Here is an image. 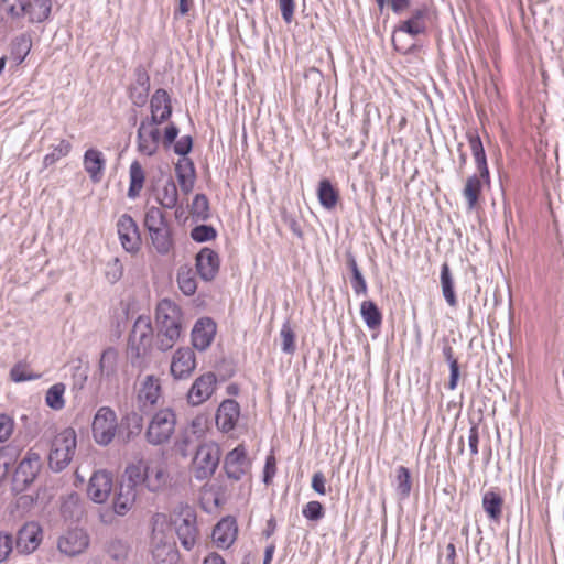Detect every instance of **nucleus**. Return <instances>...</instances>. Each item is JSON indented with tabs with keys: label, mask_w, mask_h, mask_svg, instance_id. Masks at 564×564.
Returning a JSON list of instances; mask_svg holds the SVG:
<instances>
[{
	"label": "nucleus",
	"mask_w": 564,
	"mask_h": 564,
	"mask_svg": "<svg viewBox=\"0 0 564 564\" xmlns=\"http://www.w3.org/2000/svg\"><path fill=\"white\" fill-rule=\"evenodd\" d=\"M153 328L150 316L140 315L129 335L127 356L133 367H143L150 356Z\"/></svg>",
	"instance_id": "nucleus-1"
},
{
	"label": "nucleus",
	"mask_w": 564,
	"mask_h": 564,
	"mask_svg": "<svg viewBox=\"0 0 564 564\" xmlns=\"http://www.w3.org/2000/svg\"><path fill=\"white\" fill-rule=\"evenodd\" d=\"M429 17L430 9L426 6H422L413 10L408 20L402 21L395 26L392 34V44L398 52L406 54L412 50L414 44L404 45L401 43V37L403 34L415 37L426 33Z\"/></svg>",
	"instance_id": "nucleus-2"
},
{
	"label": "nucleus",
	"mask_w": 564,
	"mask_h": 564,
	"mask_svg": "<svg viewBox=\"0 0 564 564\" xmlns=\"http://www.w3.org/2000/svg\"><path fill=\"white\" fill-rule=\"evenodd\" d=\"M76 443V433L70 427L55 435L48 455V466L53 471H62L69 465L75 454Z\"/></svg>",
	"instance_id": "nucleus-3"
},
{
	"label": "nucleus",
	"mask_w": 564,
	"mask_h": 564,
	"mask_svg": "<svg viewBox=\"0 0 564 564\" xmlns=\"http://www.w3.org/2000/svg\"><path fill=\"white\" fill-rule=\"evenodd\" d=\"M220 448L214 442L200 444L192 460V474L196 480L209 479L216 471L220 460Z\"/></svg>",
	"instance_id": "nucleus-4"
},
{
	"label": "nucleus",
	"mask_w": 564,
	"mask_h": 564,
	"mask_svg": "<svg viewBox=\"0 0 564 564\" xmlns=\"http://www.w3.org/2000/svg\"><path fill=\"white\" fill-rule=\"evenodd\" d=\"M176 416L171 409L158 411L151 419L145 436L150 444L161 445L174 433Z\"/></svg>",
	"instance_id": "nucleus-5"
},
{
	"label": "nucleus",
	"mask_w": 564,
	"mask_h": 564,
	"mask_svg": "<svg viewBox=\"0 0 564 564\" xmlns=\"http://www.w3.org/2000/svg\"><path fill=\"white\" fill-rule=\"evenodd\" d=\"M118 422L115 411L108 406H101L93 421V436L97 444L107 446L117 433Z\"/></svg>",
	"instance_id": "nucleus-6"
},
{
	"label": "nucleus",
	"mask_w": 564,
	"mask_h": 564,
	"mask_svg": "<svg viewBox=\"0 0 564 564\" xmlns=\"http://www.w3.org/2000/svg\"><path fill=\"white\" fill-rule=\"evenodd\" d=\"M224 470L227 478L234 481L242 480L250 474L251 459L243 445H238L227 453L224 459Z\"/></svg>",
	"instance_id": "nucleus-7"
},
{
	"label": "nucleus",
	"mask_w": 564,
	"mask_h": 564,
	"mask_svg": "<svg viewBox=\"0 0 564 564\" xmlns=\"http://www.w3.org/2000/svg\"><path fill=\"white\" fill-rule=\"evenodd\" d=\"M42 467L41 456L39 453L29 451L19 463L14 475L13 482L18 490H24L37 477Z\"/></svg>",
	"instance_id": "nucleus-8"
},
{
	"label": "nucleus",
	"mask_w": 564,
	"mask_h": 564,
	"mask_svg": "<svg viewBox=\"0 0 564 564\" xmlns=\"http://www.w3.org/2000/svg\"><path fill=\"white\" fill-rule=\"evenodd\" d=\"M159 123L142 120L137 131V149L145 156H153L160 147L161 131Z\"/></svg>",
	"instance_id": "nucleus-9"
},
{
	"label": "nucleus",
	"mask_w": 564,
	"mask_h": 564,
	"mask_svg": "<svg viewBox=\"0 0 564 564\" xmlns=\"http://www.w3.org/2000/svg\"><path fill=\"white\" fill-rule=\"evenodd\" d=\"M117 231L121 246L126 251L134 253L140 249L141 237L139 228L130 215L123 214L120 216L117 223Z\"/></svg>",
	"instance_id": "nucleus-10"
},
{
	"label": "nucleus",
	"mask_w": 564,
	"mask_h": 564,
	"mask_svg": "<svg viewBox=\"0 0 564 564\" xmlns=\"http://www.w3.org/2000/svg\"><path fill=\"white\" fill-rule=\"evenodd\" d=\"M89 545L88 534L79 528L67 530L57 542L59 552L67 556H76L83 553Z\"/></svg>",
	"instance_id": "nucleus-11"
},
{
	"label": "nucleus",
	"mask_w": 564,
	"mask_h": 564,
	"mask_svg": "<svg viewBox=\"0 0 564 564\" xmlns=\"http://www.w3.org/2000/svg\"><path fill=\"white\" fill-rule=\"evenodd\" d=\"M112 475L107 470L95 471L87 487L88 497L96 503H104L107 501L112 490Z\"/></svg>",
	"instance_id": "nucleus-12"
},
{
	"label": "nucleus",
	"mask_w": 564,
	"mask_h": 564,
	"mask_svg": "<svg viewBox=\"0 0 564 564\" xmlns=\"http://www.w3.org/2000/svg\"><path fill=\"white\" fill-rule=\"evenodd\" d=\"M42 541V529L39 523L26 522L17 534L15 547L19 553H33Z\"/></svg>",
	"instance_id": "nucleus-13"
},
{
	"label": "nucleus",
	"mask_w": 564,
	"mask_h": 564,
	"mask_svg": "<svg viewBox=\"0 0 564 564\" xmlns=\"http://www.w3.org/2000/svg\"><path fill=\"white\" fill-rule=\"evenodd\" d=\"M196 368L195 352L188 348H178L172 356L171 375L174 379L188 378Z\"/></svg>",
	"instance_id": "nucleus-14"
},
{
	"label": "nucleus",
	"mask_w": 564,
	"mask_h": 564,
	"mask_svg": "<svg viewBox=\"0 0 564 564\" xmlns=\"http://www.w3.org/2000/svg\"><path fill=\"white\" fill-rule=\"evenodd\" d=\"M217 378L213 372L199 376L192 384L187 399L193 405H199L208 400L215 391Z\"/></svg>",
	"instance_id": "nucleus-15"
},
{
	"label": "nucleus",
	"mask_w": 564,
	"mask_h": 564,
	"mask_svg": "<svg viewBox=\"0 0 564 564\" xmlns=\"http://www.w3.org/2000/svg\"><path fill=\"white\" fill-rule=\"evenodd\" d=\"M151 116L144 118L150 122L162 124L172 115L171 98L165 89L159 88L154 91L150 100Z\"/></svg>",
	"instance_id": "nucleus-16"
},
{
	"label": "nucleus",
	"mask_w": 564,
	"mask_h": 564,
	"mask_svg": "<svg viewBox=\"0 0 564 564\" xmlns=\"http://www.w3.org/2000/svg\"><path fill=\"white\" fill-rule=\"evenodd\" d=\"M197 273L204 281H212L219 271L220 259L218 253L210 248H203L195 258Z\"/></svg>",
	"instance_id": "nucleus-17"
},
{
	"label": "nucleus",
	"mask_w": 564,
	"mask_h": 564,
	"mask_svg": "<svg viewBox=\"0 0 564 564\" xmlns=\"http://www.w3.org/2000/svg\"><path fill=\"white\" fill-rule=\"evenodd\" d=\"M155 319L158 327H182L183 314L178 305L164 299L156 305Z\"/></svg>",
	"instance_id": "nucleus-18"
},
{
	"label": "nucleus",
	"mask_w": 564,
	"mask_h": 564,
	"mask_svg": "<svg viewBox=\"0 0 564 564\" xmlns=\"http://www.w3.org/2000/svg\"><path fill=\"white\" fill-rule=\"evenodd\" d=\"M216 329V323L209 317H202L196 321L192 329L193 346L197 350H206L214 340Z\"/></svg>",
	"instance_id": "nucleus-19"
},
{
	"label": "nucleus",
	"mask_w": 564,
	"mask_h": 564,
	"mask_svg": "<svg viewBox=\"0 0 564 564\" xmlns=\"http://www.w3.org/2000/svg\"><path fill=\"white\" fill-rule=\"evenodd\" d=\"M240 416V406L237 401L227 399L223 401L216 413V425L221 432H229L236 426Z\"/></svg>",
	"instance_id": "nucleus-20"
},
{
	"label": "nucleus",
	"mask_w": 564,
	"mask_h": 564,
	"mask_svg": "<svg viewBox=\"0 0 564 564\" xmlns=\"http://www.w3.org/2000/svg\"><path fill=\"white\" fill-rule=\"evenodd\" d=\"M237 535V527L234 519H221L213 530V541L220 549H228Z\"/></svg>",
	"instance_id": "nucleus-21"
},
{
	"label": "nucleus",
	"mask_w": 564,
	"mask_h": 564,
	"mask_svg": "<svg viewBox=\"0 0 564 564\" xmlns=\"http://www.w3.org/2000/svg\"><path fill=\"white\" fill-rule=\"evenodd\" d=\"M84 169L94 183H99L102 178L106 160L104 154L96 149H88L84 154Z\"/></svg>",
	"instance_id": "nucleus-22"
},
{
	"label": "nucleus",
	"mask_w": 564,
	"mask_h": 564,
	"mask_svg": "<svg viewBox=\"0 0 564 564\" xmlns=\"http://www.w3.org/2000/svg\"><path fill=\"white\" fill-rule=\"evenodd\" d=\"M161 394L160 380L154 376H147L141 382L138 400L142 409L154 405Z\"/></svg>",
	"instance_id": "nucleus-23"
},
{
	"label": "nucleus",
	"mask_w": 564,
	"mask_h": 564,
	"mask_svg": "<svg viewBox=\"0 0 564 564\" xmlns=\"http://www.w3.org/2000/svg\"><path fill=\"white\" fill-rule=\"evenodd\" d=\"M137 496V489H131V487L127 485H120L112 502L113 513L117 516H126L134 506Z\"/></svg>",
	"instance_id": "nucleus-24"
},
{
	"label": "nucleus",
	"mask_w": 564,
	"mask_h": 564,
	"mask_svg": "<svg viewBox=\"0 0 564 564\" xmlns=\"http://www.w3.org/2000/svg\"><path fill=\"white\" fill-rule=\"evenodd\" d=\"M147 465L149 469L145 473L144 486L150 491H158L164 487L166 482V475L164 467L160 459L149 458Z\"/></svg>",
	"instance_id": "nucleus-25"
},
{
	"label": "nucleus",
	"mask_w": 564,
	"mask_h": 564,
	"mask_svg": "<svg viewBox=\"0 0 564 564\" xmlns=\"http://www.w3.org/2000/svg\"><path fill=\"white\" fill-rule=\"evenodd\" d=\"M119 352L113 347L105 349L99 360V372L101 378L108 381L115 379L118 373Z\"/></svg>",
	"instance_id": "nucleus-26"
},
{
	"label": "nucleus",
	"mask_w": 564,
	"mask_h": 564,
	"mask_svg": "<svg viewBox=\"0 0 564 564\" xmlns=\"http://www.w3.org/2000/svg\"><path fill=\"white\" fill-rule=\"evenodd\" d=\"M147 463L148 459H140L137 463L127 466L121 485L130 486L131 489H137L139 486L144 485L145 473L149 469Z\"/></svg>",
	"instance_id": "nucleus-27"
},
{
	"label": "nucleus",
	"mask_w": 564,
	"mask_h": 564,
	"mask_svg": "<svg viewBox=\"0 0 564 564\" xmlns=\"http://www.w3.org/2000/svg\"><path fill=\"white\" fill-rule=\"evenodd\" d=\"M156 202L166 209H173L178 202V191L175 182L167 178L155 193Z\"/></svg>",
	"instance_id": "nucleus-28"
},
{
	"label": "nucleus",
	"mask_w": 564,
	"mask_h": 564,
	"mask_svg": "<svg viewBox=\"0 0 564 564\" xmlns=\"http://www.w3.org/2000/svg\"><path fill=\"white\" fill-rule=\"evenodd\" d=\"M151 245L161 256H167L174 250L172 228H163L149 235Z\"/></svg>",
	"instance_id": "nucleus-29"
},
{
	"label": "nucleus",
	"mask_w": 564,
	"mask_h": 564,
	"mask_svg": "<svg viewBox=\"0 0 564 564\" xmlns=\"http://www.w3.org/2000/svg\"><path fill=\"white\" fill-rule=\"evenodd\" d=\"M176 177L180 187L184 194H188L194 188L195 169L191 161H180L175 166Z\"/></svg>",
	"instance_id": "nucleus-30"
},
{
	"label": "nucleus",
	"mask_w": 564,
	"mask_h": 564,
	"mask_svg": "<svg viewBox=\"0 0 564 564\" xmlns=\"http://www.w3.org/2000/svg\"><path fill=\"white\" fill-rule=\"evenodd\" d=\"M25 9V17L29 18V21L40 23L50 17L52 0H29V6Z\"/></svg>",
	"instance_id": "nucleus-31"
},
{
	"label": "nucleus",
	"mask_w": 564,
	"mask_h": 564,
	"mask_svg": "<svg viewBox=\"0 0 564 564\" xmlns=\"http://www.w3.org/2000/svg\"><path fill=\"white\" fill-rule=\"evenodd\" d=\"M171 521L174 527H196V513L193 507L180 502L173 509Z\"/></svg>",
	"instance_id": "nucleus-32"
},
{
	"label": "nucleus",
	"mask_w": 564,
	"mask_h": 564,
	"mask_svg": "<svg viewBox=\"0 0 564 564\" xmlns=\"http://www.w3.org/2000/svg\"><path fill=\"white\" fill-rule=\"evenodd\" d=\"M482 183L486 182L481 178L480 174H474L466 180L463 196L467 202L468 209H474L476 207L482 191Z\"/></svg>",
	"instance_id": "nucleus-33"
},
{
	"label": "nucleus",
	"mask_w": 564,
	"mask_h": 564,
	"mask_svg": "<svg viewBox=\"0 0 564 564\" xmlns=\"http://www.w3.org/2000/svg\"><path fill=\"white\" fill-rule=\"evenodd\" d=\"M144 226L150 234L159 231L163 228H170L171 225L167 221L164 213L156 206H151L145 212Z\"/></svg>",
	"instance_id": "nucleus-34"
},
{
	"label": "nucleus",
	"mask_w": 564,
	"mask_h": 564,
	"mask_svg": "<svg viewBox=\"0 0 564 564\" xmlns=\"http://www.w3.org/2000/svg\"><path fill=\"white\" fill-rule=\"evenodd\" d=\"M144 226L150 234L159 231L163 228H170L171 225L167 221L164 213L156 206H151L145 212Z\"/></svg>",
	"instance_id": "nucleus-35"
},
{
	"label": "nucleus",
	"mask_w": 564,
	"mask_h": 564,
	"mask_svg": "<svg viewBox=\"0 0 564 564\" xmlns=\"http://www.w3.org/2000/svg\"><path fill=\"white\" fill-rule=\"evenodd\" d=\"M182 334V327H158L156 347L161 351H167L174 347Z\"/></svg>",
	"instance_id": "nucleus-36"
},
{
	"label": "nucleus",
	"mask_w": 564,
	"mask_h": 564,
	"mask_svg": "<svg viewBox=\"0 0 564 564\" xmlns=\"http://www.w3.org/2000/svg\"><path fill=\"white\" fill-rule=\"evenodd\" d=\"M441 286L446 303L455 307L457 305V297L454 291V279L451 274L449 265L446 262H444L441 268Z\"/></svg>",
	"instance_id": "nucleus-37"
},
{
	"label": "nucleus",
	"mask_w": 564,
	"mask_h": 564,
	"mask_svg": "<svg viewBox=\"0 0 564 564\" xmlns=\"http://www.w3.org/2000/svg\"><path fill=\"white\" fill-rule=\"evenodd\" d=\"M130 186L128 189V196L132 199L140 195L143 188L145 174L142 165L138 161H133L129 169Z\"/></svg>",
	"instance_id": "nucleus-38"
},
{
	"label": "nucleus",
	"mask_w": 564,
	"mask_h": 564,
	"mask_svg": "<svg viewBox=\"0 0 564 564\" xmlns=\"http://www.w3.org/2000/svg\"><path fill=\"white\" fill-rule=\"evenodd\" d=\"M503 500L501 496L492 490L482 496V508L491 520L498 521L502 514Z\"/></svg>",
	"instance_id": "nucleus-39"
},
{
	"label": "nucleus",
	"mask_w": 564,
	"mask_h": 564,
	"mask_svg": "<svg viewBox=\"0 0 564 564\" xmlns=\"http://www.w3.org/2000/svg\"><path fill=\"white\" fill-rule=\"evenodd\" d=\"M61 513L65 520H78L83 513L79 496L75 492L63 498Z\"/></svg>",
	"instance_id": "nucleus-40"
},
{
	"label": "nucleus",
	"mask_w": 564,
	"mask_h": 564,
	"mask_svg": "<svg viewBox=\"0 0 564 564\" xmlns=\"http://www.w3.org/2000/svg\"><path fill=\"white\" fill-rule=\"evenodd\" d=\"M177 284L183 294L189 296L197 290V282L193 269L188 265L180 267L177 271Z\"/></svg>",
	"instance_id": "nucleus-41"
},
{
	"label": "nucleus",
	"mask_w": 564,
	"mask_h": 564,
	"mask_svg": "<svg viewBox=\"0 0 564 564\" xmlns=\"http://www.w3.org/2000/svg\"><path fill=\"white\" fill-rule=\"evenodd\" d=\"M361 317L370 329L378 328L382 323V314L372 301H364L360 306Z\"/></svg>",
	"instance_id": "nucleus-42"
},
{
	"label": "nucleus",
	"mask_w": 564,
	"mask_h": 564,
	"mask_svg": "<svg viewBox=\"0 0 564 564\" xmlns=\"http://www.w3.org/2000/svg\"><path fill=\"white\" fill-rule=\"evenodd\" d=\"M317 196L321 205L326 209H333L338 202V192L326 178L319 182Z\"/></svg>",
	"instance_id": "nucleus-43"
},
{
	"label": "nucleus",
	"mask_w": 564,
	"mask_h": 564,
	"mask_svg": "<svg viewBox=\"0 0 564 564\" xmlns=\"http://www.w3.org/2000/svg\"><path fill=\"white\" fill-rule=\"evenodd\" d=\"M72 150V144L67 140H61L58 144L52 147V151L47 153L43 159V167L46 169L53 164H55L57 161H59L62 158H65L69 154Z\"/></svg>",
	"instance_id": "nucleus-44"
},
{
	"label": "nucleus",
	"mask_w": 564,
	"mask_h": 564,
	"mask_svg": "<svg viewBox=\"0 0 564 564\" xmlns=\"http://www.w3.org/2000/svg\"><path fill=\"white\" fill-rule=\"evenodd\" d=\"M64 393L65 386L63 383L53 384L46 392V404L53 410H62L65 405Z\"/></svg>",
	"instance_id": "nucleus-45"
},
{
	"label": "nucleus",
	"mask_w": 564,
	"mask_h": 564,
	"mask_svg": "<svg viewBox=\"0 0 564 564\" xmlns=\"http://www.w3.org/2000/svg\"><path fill=\"white\" fill-rule=\"evenodd\" d=\"M1 7L3 11L12 19H21L25 17L29 0H2Z\"/></svg>",
	"instance_id": "nucleus-46"
},
{
	"label": "nucleus",
	"mask_w": 564,
	"mask_h": 564,
	"mask_svg": "<svg viewBox=\"0 0 564 564\" xmlns=\"http://www.w3.org/2000/svg\"><path fill=\"white\" fill-rule=\"evenodd\" d=\"M281 349L288 355H293L296 350L295 333L289 322H285L280 330Z\"/></svg>",
	"instance_id": "nucleus-47"
},
{
	"label": "nucleus",
	"mask_w": 564,
	"mask_h": 564,
	"mask_svg": "<svg viewBox=\"0 0 564 564\" xmlns=\"http://www.w3.org/2000/svg\"><path fill=\"white\" fill-rule=\"evenodd\" d=\"M397 491L402 498H406L411 492V475L410 470L404 466L397 468L395 475Z\"/></svg>",
	"instance_id": "nucleus-48"
},
{
	"label": "nucleus",
	"mask_w": 564,
	"mask_h": 564,
	"mask_svg": "<svg viewBox=\"0 0 564 564\" xmlns=\"http://www.w3.org/2000/svg\"><path fill=\"white\" fill-rule=\"evenodd\" d=\"M156 564H176L178 554L171 545L158 546L153 551Z\"/></svg>",
	"instance_id": "nucleus-49"
},
{
	"label": "nucleus",
	"mask_w": 564,
	"mask_h": 564,
	"mask_svg": "<svg viewBox=\"0 0 564 564\" xmlns=\"http://www.w3.org/2000/svg\"><path fill=\"white\" fill-rule=\"evenodd\" d=\"M181 544L186 550H192L196 543L197 529L196 527H174Z\"/></svg>",
	"instance_id": "nucleus-50"
},
{
	"label": "nucleus",
	"mask_w": 564,
	"mask_h": 564,
	"mask_svg": "<svg viewBox=\"0 0 564 564\" xmlns=\"http://www.w3.org/2000/svg\"><path fill=\"white\" fill-rule=\"evenodd\" d=\"M217 236L216 229L210 225H198L191 231V238L196 242L214 240Z\"/></svg>",
	"instance_id": "nucleus-51"
},
{
	"label": "nucleus",
	"mask_w": 564,
	"mask_h": 564,
	"mask_svg": "<svg viewBox=\"0 0 564 564\" xmlns=\"http://www.w3.org/2000/svg\"><path fill=\"white\" fill-rule=\"evenodd\" d=\"M191 213L202 220H206L209 217V204L204 194H197L194 197Z\"/></svg>",
	"instance_id": "nucleus-52"
},
{
	"label": "nucleus",
	"mask_w": 564,
	"mask_h": 564,
	"mask_svg": "<svg viewBox=\"0 0 564 564\" xmlns=\"http://www.w3.org/2000/svg\"><path fill=\"white\" fill-rule=\"evenodd\" d=\"M302 514L307 520L318 521L325 516V511L323 505L319 501L313 500L303 507Z\"/></svg>",
	"instance_id": "nucleus-53"
},
{
	"label": "nucleus",
	"mask_w": 564,
	"mask_h": 564,
	"mask_svg": "<svg viewBox=\"0 0 564 564\" xmlns=\"http://www.w3.org/2000/svg\"><path fill=\"white\" fill-rule=\"evenodd\" d=\"M123 274V265L118 258L111 259L106 264L105 275L110 283H116Z\"/></svg>",
	"instance_id": "nucleus-54"
},
{
	"label": "nucleus",
	"mask_w": 564,
	"mask_h": 564,
	"mask_svg": "<svg viewBox=\"0 0 564 564\" xmlns=\"http://www.w3.org/2000/svg\"><path fill=\"white\" fill-rule=\"evenodd\" d=\"M10 377L14 382H23L39 378L37 375H32L23 364L15 365L10 371Z\"/></svg>",
	"instance_id": "nucleus-55"
},
{
	"label": "nucleus",
	"mask_w": 564,
	"mask_h": 564,
	"mask_svg": "<svg viewBox=\"0 0 564 564\" xmlns=\"http://www.w3.org/2000/svg\"><path fill=\"white\" fill-rule=\"evenodd\" d=\"M13 550V538L9 533L0 532V563L6 562Z\"/></svg>",
	"instance_id": "nucleus-56"
},
{
	"label": "nucleus",
	"mask_w": 564,
	"mask_h": 564,
	"mask_svg": "<svg viewBox=\"0 0 564 564\" xmlns=\"http://www.w3.org/2000/svg\"><path fill=\"white\" fill-rule=\"evenodd\" d=\"M14 421L11 416L0 413V443L6 442L13 433Z\"/></svg>",
	"instance_id": "nucleus-57"
},
{
	"label": "nucleus",
	"mask_w": 564,
	"mask_h": 564,
	"mask_svg": "<svg viewBox=\"0 0 564 564\" xmlns=\"http://www.w3.org/2000/svg\"><path fill=\"white\" fill-rule=\"evenodd\" d=\"M477 165V170L481 176V178L489 184L490 183V173L487 164V158L485 150L480 153H476L473 155Z\"/></svg>",
	"instance_id": "nucleus-58"
},
{
	"label": "nucleus",
	"mask_w": 564,
	"mask_h": 564,
	"mask_svg": "<svg viewBox=\"0 0 564 564\" xmlns=\"http://www.w3.org/2000/svg\"><path fill=\"white\" fill-rule=\"evenodd\" d=\"M149 90L147 88L130 87L129 97L133 105L137 107L144 106L148 100Z\"/></svg>",
	"instance_id": "nucleus-59"
},
{
	"label": "nucleus",
	"mask_w": 564,
	"mask_h": 564,
	"mask_svg": "<svg viewBox=\"0 0 564 564\" xmlns=\"http://www.w3.org/2000/svg\"><path fill=\"white\" fill-rule=\"evenodd\" d=\"M351 288L356 295H366L368 292L367 282L361 272H356L350 280Z\"/></svg>",
	"instance_id": "nucleus-60"
},
{
	"label": "nucleus",
	"mask_w": 564,
	"mask_h": 564,
	"mask_svg": "<svg viewBox=\"0 0 564 564\" xmlns=\"http://www.w3.org/2000/svg\"><path fill=\"white\" fill-rule=\"evenodd\" d=\"M281 15L285 23H291L294 15V0H278Z\"/></svg>",
	"instance_id": "nucleus-61"
},
{
	"label": "nucleus",
	"mask_w": 564,
	"mask_h": 564,
	"mask_svg": "<svg viewBox=\"0 0 564 564\" xmlns=\"http://www.w3.org/2000/svg\"><path fill=\"white\" fill-rule=\"evenodd\" d=\"M479 430L477 424H473L468 432V446L471 456L478 455Z\"/></svg>",
	"instance_id": "nucleus-62"
},
{
	"label": "nucleus",
	"mask_w": 564,
	"mask_h": 564,
	"mask_svg": "<svg viewBox=\"0 0 564 564\" xmlns=\"http://www.w3.org/2000/svg\"><path fill=\"white\" fill-rule=\"evenodd\" d=\"M134 76L135 82L131 87L150 89V76L142 66L135 68Z\"/></svg>",
	"instance_id": "nucleus-63"
},
{
	"label": "nucleus",
	"mask_w": 564,
	"mask_h": 564,
	"mask_svg": "<svg viewBox=\"0 0 564 564\" xmlns=\"http://www.w3.org/2000/svg\"><path fill=\"white\" fill-rule=\"evenodd\" d=\"M193 140L189 135H184L174 143V152L178 155H186L191 152Z\"/></svg>",
	"instance_id": "nucleus-64"
}]
</instances>
